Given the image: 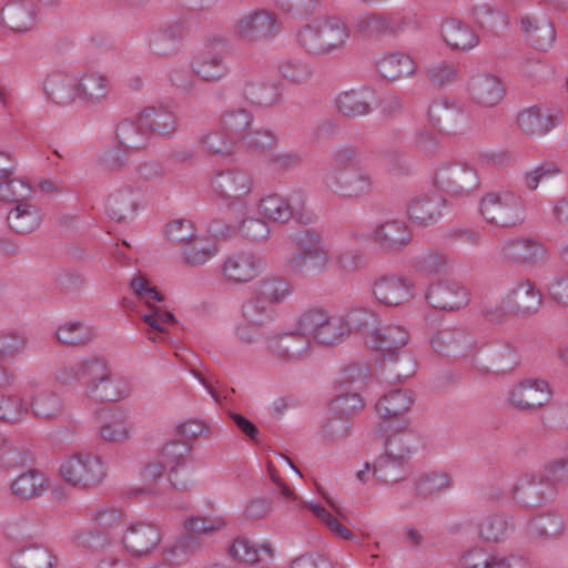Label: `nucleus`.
I'll list each match as a JSON object with an SVG mask.
<instances>
[{"mask_svg": "<svg viewBox=\"0 0 568 568\" xmlns=\"http://www.w3.org/2000/svg\"><path fill=\"white\" fill-rule=\"evenodd\" d=\"M379 430L385 432L384 453L375 460L374 475L384 484H393L404 478V466L413 457L417 437L403 419L400 427L383 422Z\"/></svg>", "mask_w": 568, "mask_h": 568, "instance_id": "obj_1", "label": "nucleus"}, {"mask_svg": "<svg viewBox=\"0 0 568 568\" xmlns=\"http://www.w3.org/2000/svg\"><path fill=\"white\" fill-rule=\"evenodd\" d=\"M296 37L298 44L310 54L328 57L345 49L351 30L337 17H322L303 26Z\"/></svg>", "mask_w": 568, "mask_h": 568, "instance_id": "obj_2", "label": "nucleus"}, {"mask_svg": "<svg viewBox=\"0 0 568 568\" xmlns=\"http://www.w3.org/2000/svg\"><path fill=\"white\" fill-rule=\"evenodd\" d=\"M348 331L349 324L343 316L314 307L300 316L292 333L303 337H313L323 345H333L339 343Z\"/></svg>", "mask_w": 568, "mask_h": 568, "instance_id": "obj_3", "label": "nucleus"}, {"mask_svg": "<svg viewBox=\"0 0 568 568\" xmlns=\"http://www.w3.org/2000/svg\"><path fill=\"white\" fill-rule=\"evenodd\" d=\"M480 213L490 224L510 227L525 222L527 207L520 194L503 190L489 192L481 197Z\"/></svg>", "mask_w": 568, "mask_h": 568, "instance_id": "obj_4", "label": "nucleus"}, {"mask_svg": "<svg viewBox=\"0 0 568 568\" xmlns=\"http://www.w3.org/2000/svg\"><path fill=\"white\" fill-rule=\"evenodd\" d=\"M106 462L98 454L75 453L62 458L60 476L70 485L93 488L101 485L108 476Z\"/></svg>", "mask_w": 568, "mask_h": 568, "instance_id": "obj_5", "label": "nucleus"}, {"mask_svg": "<svg viewBox=\"0 0 568 568\" xmlns=\"http://www.w3.org/2000/svg\"><path fill=\"white\" fill-rule=\"evenodd\" d=\"M227 55L229 50L226 41L223 39H213L192 58L190 67L203 81L217 83L224 80L230 73Z\"/></svg>", "mask_w": 568, "mask_h": 568, "instance_id": "obj_6", "label": "nucleus"}, {"mask_svg": "<svg viewBox=\"0 0 568 568\" xmlns=\"http://www.w3.org/2000/svg\"><path fill=\"white\" fill-rule=\"evenodd\" d=\"M109 365L103 357H88L69 365H61L54 373V379L61 385L82 382L85 393L91 397L93 386L100 388L103 379L108 378Z\"/></svg>", "mask_w": 568, "mask_h": 568, "instance_id": "obj_7", "label": "nucleus"}, {"mask_svg": "<svg viewBox=\"0 0 568 568\" xmlns=\"http://www.w3.org/2000/svg\"><path fill=\"white\" fill-rule=\"evenodd\" d=\"M322 182L329 192L347 199L366 195L373 187L371 174L362 166L326 170Z\"/></svg>", "mask_w": 568, "mask_h": 568, "instance_id": "obj_8", "label": "nucleus"}, {"mask_svg": "<svg viewBox=\"0 0 568 568\" xmlns=\"http://www.w3.org/2000/svg\"><path fill=\"white\" fill-rule=\"evenodd\" d=\"M301 243V251L288 261L291 271L301 276H314L326 271L331 255L323 241L307 232Z\"/></svg>", "mask_w": 568, "mask_h": 568, "instance_id": "obj_9", "label": "nucleus"}, {"mask_svg": "<svg viewBox=\"0 0 568 568\" xmlns=\"http://www.w3.org/2000/svg\"><path fill=\"white\" fill-rule=\"evenodd\" d=\"M408 341L409 334L406 327L402 325H387L375 331L368 343L373 348L381 351L384 357L397 356L398 359L405 361L407 367L404 371H398L397 375L409 376L414 373L415 362L410 354L403 351Z\"/></svg>", "mask_w": 568, "mask_h": 568, "instance_id": "obj_10", "label": "nucleus"}, {"mask_svg": "<svg viewBox=\"0 0 568 568\" xmlns=\"http://www.w3.org/2000/svg\"><path fill=\"white\" fill-rule=\"evenodd\" d=\"M40 10L33 0H11L0 11V23L6 33L23 36L32 32Z\"/></svg>", "mask_w": 568, "mask_h": 568, "instance_id": "obj_11", "label": "nucleus"}, {"mask_svg": "<svg viewBox=\"0 0 568 568\" xmlns=\"http://www.w3.org/2000/svg\"><path fill=\"white\" fill-rule=\"evenodd\" d=\"M291 294L290 284L281 277H265L253 287V295L245 302L246 312L253 310L272 318L275 305L283 303Z\"/></svg>", "mask_w": 568, "mask_h": 568, "instance_id": "obj_12", "label": "nucleus"}, {"mask_svg": "<svg viewBox=\"0 0 568 568\" xmlns=\"http://www.w3.org/2000/svg\"><path fill=\"white\" fill-rule=\"evenodd\" d=\"M373 295L379 304L397 307L416 296V284L407 276L386 274L375 281Z\"/></svg>", "mask_w": 568, "mask_h": 568, "instance_id": "obj_13", "label": "nucleus"}, {"mask_svg": "<svg viewBox=\"0 0 568 568\" xmlns=\"http://www.w3.org/2000/svg\"><path fill=\"white\" fill-rule=\"evenodd\" d=\"M265 261L252 252H235L226 256L221 273L232 284H246L258 277L265 270Z\"/></svg>", "mask_w": 568, "mask_h": 568, "instance_id": "obj_14", "label": "nucleus"}, {"mask_svg": "<svg viewBox=\"0 0 568 568\" xmlns=\"http://www.w3.org/2000/svg\"><path fill=\"white\" fill-rule=\"evenodd\" d=\"M278 29L275 13L255 9L241 17L234 24L235 34L247 43H255L273 36Z\"/></svg>", "mask_w": 568, "mask_h": 568, "instance_id": "obj_15", "label": "nucleus"}, {"mask_svg": "<svg viewBox=\"0 0 568 568\" xmlns=\"http://www.w3.org/2000/svg\"><path fill=\"white\" fill-rule=\"evenodd\" d=\"M189 446L181 442L165 444L156 457L169 469V479L175 488H185L190 484V470L187 466Z\"/></svg>", "mask_w": 568, "mask_h": 568, "instance_id": "obj_16", "label": "nucleus"}, {"mask_svg": "<svg viewBox=\"0 0 568 568\" xmlns=\"http://www.w3.org/2000/svg\"><path fill=\"white\" fill-rule=\"evenodd\" d=\"M541 304V294L530 281H519L503 296L500 306L514 314L535 313Z\"/></svg>", "mask_w": 568, "mask_h": 568, "instance_id": "obj_17", "label": "nucleus"}, {"mask_svg": "<svg viewBox=\"0 0 568 568\" xmlns=\"http://www.w3.org/2000/svg\"><path fill=\"white\" fill-rule=\"evenodd\" d=\"M436 183L439 187L455 193H469L477 189L476 171L467 164H443L436 172Z\"/></svg>", "mask_w": 568, "mask_h": 568, "instance_id": "obj_18", "label": "nucleus"}, {"mask_svg": "<svg viewBox=\"0 0 568 568\" xmlns=\"http://www.w3.org/2000/svg\"><path fill=\"white\" fill-rule=\"evenodd\" d=\"M138 298L149 307V312L142 315L143 322L150 327L148 331L149 338L152 342H159L161 338L158 333H164L165 326L175 322V316L158 306V303L163 301V296L154 285L138 295Z\"/></svg>", "mask_w": 568, "mask_h": 568, "instance_id": "obj_19", "label": "nucleus"}, {"mask_svg": "<svg viewBox=\"0 0 568 568\" xmlns=\"http://www.w3.org/2000/svg\"><path fill=\"white\" fill-rule=\"evenodd\" d=\"M211 186L223 199L240 200L252 192L253 179L242 169H232L215 174L211 180Z\"/></svg>", "mask_w": 568, "mask_h": 568, "instance_id": "obj_20", "label": "nucleus"}, {"mask_svg": "<svg viewBox=\"0 0 568 568\" xmlns=\"http://www.w3.org/2000/svg\"><path fill=\"white\" fill-rule=\"evenodd\" d=\"M133 424L131 414L124 408H111L101 415L100 436L109 443H124L131 438Z\"/></svg>", "mask_w": 568, "mask_h": 568, "instance_id": "obj_21", "label": "nucleus"}, {"mask_svg": "<svg viewBox=\"0 0 568 568\" xmlns=\"http://www.w3.org/2000/svg\"><path fill=\"white\" fill-rule=\"evenodd\" d=\"M141 191L131 185L114 186L105 201L108 214L116 221L131 219L139 209Z\"/></svg>", "mask_w": 568, "mask_h": 568, "instance_id": "obj_22", "label": "nucleus"}, {"mask_svg": "<svg viewBox=\"0 0 568 568\" xmlns=\"http://www.w3.org/2000/svg\"><path fill=\"white\" fill-rule=\"evenodd\" d=\"M551 392L545 381L527 379L516 385L511 392L510 403L520 409H531L549 402Z\"/></svg>", "mask_w": 568, "mask_h": 568, "instance_id": "obj_23", "label": "nucleus"}, {"mask_svg": "<svg viewBox=\"0 0 568 568\" xmlns=\"http://www.w3.org/2000/svg\"><path fill=\"white\" fill-rule=\"evenodd\" d=\"M429 304L440 310H458L468 303V292L456 283H436L429 286L426 294Z\"/></svg>", "mask_w": 568, "mask_h": 568, "instance_id": "obj_24", "label": "nucleus"}, {"mask_svg": "<svg viewBox=\"0 0 568 568\" xmlns=\"http://www.w3.org/2000/svg\"><path fill=\"white\" fill-rule=\"evenodd\" d=\"M446 202L442 196L424 194L410 201L407 213L414 223L428 226L440 220Z\"/></svg>", "mask_w": 568, "mask_h": 568, "instance_id": "obj_25", "label": "nucleus"}, {"mask_svg": "<svg viewBox=\"0 0 568 568\" xmlns=\"http://www.w3.org/2000/svg\"><path fill=\"white\" fill-rule=\"evenodd\" d=\"M9 227L18 234L37 231L43 221V211L36 203L26 201L16 204L7 216Z\"/></svg>", "mask_w": 568, "mask_h": 568, "instance_id": "obj_26", "label": "nucleus"}, {"mask_svg": "<svg viewBox=\"0 0 568 568\" xmlns=\"http://www.w3.org/2000/svg\"><path fill=\"white\" fill-rule=\"evenodd\" d=\"M162 539L160 529L146 523L131 525L123 537V542L129 551L134 555H145Z\"/></svg>", "mask_w": 568, "mask_h": 568, "instance_id": "obj_27", "label": "nucleus"}, {"mask_svg": "<svg viewBox=\"0 0 568 568\" xmlns=\"http://www.w3.org/2000/svg\"><path fill=\"white\" fill-rule=\"evenodd\" d=\"M520 27L525 39L535 48L546 51L552 47L556 32L546 17L526 16L521 18Z\"/></svg>", "mask_w": 568, "mask_h": 568, "instance_id": "obj_28", "label": "nucleus"}, {"mask_svg": "<svg viewBox=\"0 0 568 568\" xmlns=\"http://www.w3.org/2000/svg\"><path fill=\"white\" fill-rule=\"evenodd\" d=\"M526 531L534 540L551 541L564 535L565 523L558 514L545 511L529 519Z\"/></svg>", "mask_w": 568, "mask_h": 568, "instance_id": "obj_29", "label": "nucleus"}, {"mask_svg": "<svg viewBox=\"0 0 568 568\" xmlns=\"http://www.w3.org/2000/svg\"><path fill=\"white\" fill-rule=\"evenodd\" d=\"M79 100L89 106L102 104L109 95V81L100 72L91 71L78 75Z\"/></svg>", "mask_w": 568, "mask_h": 568, "instance_id": "obj_30", "label": "nucleus"}, {"mask_svg": "<svg viewBox=\"0 0 568 568\" xmlns=\"http://www.w3.org/2000/svg\"><path fill=\"white\" fill-rule=\"evenodd\" d=\"M468 91L477 104L494 106L501 101L505 90L500 79L496 75L480 74L473 78Z\"/></svg>", "mask_w": 568, "mask_h": 568, "instance_id": "obj_31", "label": "nucleus"}, {"mask_svg": "<svg viewBox=\"0 0 568 568\" xmlns=\"http://www.w3.org/2000/svg\"><path fill=\"white\" fill-rule=\"evenodd\" d=\"M415 398L408 389H396L384 395L376 403V412L384 422H390L395 418H404L413 406Z\"/></svg>", "mask_w": 568, "mask_h": 568, "instance_id": "obj_32", "label": "nucleus"}, {"mask_svg": "<svg viewBox=\"0 0 568 568\" xmlns=\"http://www.w3.org/2000/svg\"><path fill=\"white\" fill-rule=\"evenodd\" d=\"M372 239L385 251H396L410 240L409 230L404 221L390 220L379 224Z\"/></svg>", "mask_w": 568, "mask_h": 568, "instance_id": "obj_33", "label": "nucleus"}, {"mask_svg": "<svg viewBox=\"0 0 568 568\" xmlns=\"http://www.w3.org/2000/svg\"><path fill=\"white\" fill-rule=\"evenodd\" d=\"M442 37L452 50L469 51L479 43V37L474 29L455 19L443 24Z\"/></svg>", "mask_w": 568, "mask_h": 568, "instance_id": "obj_34", "label": "nucleus"}, {"mask_svg": "<svg viewBox=\"0 0 568 568\" xmlns=\"http://www.w3.org/2000/svg\"><path fill=\"white\" fill-rule=\"evenodd\" d=\"M243 95L255 105L268 108L280 102L282 92L277 82L254 78L244 83Z\"/></svg>", "mask_w": 568, "mask_h": 568, "instance_id": "obj_35", "label": "nucleus"}, {"mask_svg": "<svg viewBox=\"0 0 568 568\" xmlns=\"http://www.w3.org/2000/svg\"><path fill=\"white\" fill-rule=\"evenodd\" d=\"M49 98L60 105H70L79 99L78 75L59 73L50 77L45 82Z\"/></svg>", "mask_w": 568, "mask_h": 568, "instance_id": "obj_36", "label": "nucleus"}, {"mask_svg": "<svg viewBox=\"0 0 568 568\" xmlns=\"http://www.w3.org/2000/svg\"><path fill=\"white\" fill-rule=\"evenodd\" d=\"M498 254L503 258L518 262H529L539 258L544 254L542 246L531 239H509L497 246Z\"/></svg>", "mask_w": 568, "mask_h": 568, "instance_id": "obj_37", "label": "nucleus"}, {"mask_svg": "<svg viewBox=\"0 0 568 568\" xmlns=\"http://www.w3.org/2000/svg\"><path fill=\"white\" fill-rule=\"evenodd\" d=\"M373 98V92L367 89H353L337 95L336 106L344 115L362 116L369 113Z\"/></svg>", "mask_w": 568, "mask_h": 568, "instance_id": "obj_38", "label": "nucleus"}, {"mask_svg": "<svg viewBox=\"0 0 568 568\" xmlns=\"http://www.w3.org/2000/svg\"><path fill=\"white\" fill-rule=\"evenodd\" d=\"M49 488L44 473L28 470L19 475L11 484L12 493L23 499H34L42 496Z\"/></svg>", "mask_w": 568, "mask_h": 568, "instance_id": "obj_39", "label": "nucleus"}, {"mask_svg": "<svg viewBox=\"0 0 568 568\" xmlns=\"http://www.w3.org/2000/svg\"><path fill=\"white\" fill-rule=\"evenodd\" d=\"M377 69L382 77L395 81L415 73L416 64L404 53H385L377 60Z\"/></svg>", "mask_w": 568, "mask_h": 568, "instance_id": "obj_40", "label": "nucleus"}, {"mask_svg": "<svg viewBox=\"0 0 568 568\" xmlns=\"http://www.w3.org/2000/svg\"><path fill=\"white\" fill-rule=\"evenodd\" d=\"M272 318L253 310L252 314L246 312V304L241 307V320L234 326V334L246 344L255 343L262 335L263 327Z\"/></svg>", "mask_w": 568, "mask_h": 568, "instance_id": "obj_41", "label": "nucleus"}, {"mask_svg": "<svg viewBox=\"0 0 568 568\" xmlns=\"http://www.w3.org/2000/svg\"><path fill=\"white\" fill-rule=\"evenodd\" d=\"M231 555L248 564H255L273 557L272 545L267 541L256 542L247 537H237L230 549Z\"/></svg>", "mask_w": 568, "mask_h": 568, "instance_id": "obj_42", "label": "nucleus"}, {"mask_svg": "<svg viewBox=\"0 0 568 568\" xmlns=\"http://www.w3.org/2000/svg\"><path fill=\"white\" fill-rule=\"evenodd\" d=\"M182 28L178 23H170L153 29L149 33V48L156 55H169L176 51Z\"/></svg>", "mask_w": 568, "mask_h": 568, "instance_id": "obj_43", "label": "nucleus"}, {"mask_svg": "<svg viewBox=\"0 0 568 568\" xmlns=\"http://www.w3.org/2000/svg\"><path fill=\"white\" fill-rule=\"evenodd\" d=\"M139 121L141 126H145V129L150 132H154L161 135L172 134L176 130V118L175 115L164 109L150 106L144 109L139 115Z\"/></svg>", "mask_w": 568, "mask_h": 568, "instance_id": "obj_44", "label": "nucleus"}, {"mask_svg": "<svg viewBox=\"0 0 568 568\" xmlns=\"http://www.w3.org/2000/svg\"><path fill=\"white\" fill-rule=\"evenodd\" d=\"M217 251L214 240L194 234L192 240L184 243L182 248L183 261L190 266L197 267L215 256Z\"/></svg>", "mask_w": 568, "mask_h": 568, "instance_id": "obj_45", "label": "nucleus"}, {"mask_svg": "<svg viewBox=\"0 0 568 568\" xmlns=\"http://www.w3.org/2000/svg\"><path fill=\"white\" fill-rule=\"evenodd\" d=\"M38 418L55 419L64 410L63 400L52 390H42L33 395L28 404V409Z\"/></svg>", "mask_w": 568, "mask_h": 568, "instance_id": "obj_46", "label": "nucleus"}, {"mask_svg": "<svg viewBox=\"0 0 568 568\" xmlns=\"http://www.w3.org/2000/svg\"><path fill=\"white\" fill-rule=\"evenodd\" d=\"M14 568H51L52 557L50 551L39 545L16 550L11 556Z\"/></svg>", "mask_w": 568, "mask_h": 568, "instance_id": "obj_47", "label": "nucleus"}, {"mask_svg": "<svg viewBox=\"0 0 568 568\" xmlns=\"http://www.w3.org/2000/svg\"><path fill=\"white\" fill-rule=\"evenodd\" d=\"M260 213L273 222L286 223L296 216L290 201L278 194H270L261 199Z\"/></svg>", "mask_w": 568, "mask_h": 568, "instance_id": "obj_48", "label": "nucleus"}, {"mask_svg": "<svg viewBox=\"0 0 568 568\" xmlns=\"http://www.w3.org/2000/svg\"><path fill=\"white\" fill-rule=\"evenodd\" d=\"M34 192L31 182L22 176H16L11 173L8 179L0 180V200L6 202H20L28 201Z\"/></svg>", "mask_w": 568, "mask_h": 568, "instance_id": "obj_49", "label": "nucleus"}, {"mask_svg": "<svg viewBox=\"0 0 568 568\" xmlns=\"http://www.w3.org/2000/svg\"><path fill=\"white\" fill-rule=\"evenodd\" d=\"M514 498L524 506H535L546 499V491L542 483L537 481L532 476L519 478L513 488Z\"/></svg>", "mask_w": 568, "mask_h": 568, "instance_id": "obj_50", "label": "nucleus"}, {"mask_svg": "<svg viewBox=\"0 0 568 568\" xmlns=\"http://www.w3.org/2000/svg\"><path fill=\"white\" fill-rule=\"evenodd\" d=\"M517 122L519 128L530 136H540L554 126L551 119L537 108H529L520 112Z\"/></svg>", "mask_w": 568, "mask_h": 568, "instance_id": "obj_51", "label": "nucleus"}, {"mask_svg": "<svg viewBox=\"0 0 568 568\" xmlns=\"http://www.w3.org/2000/svg\"><path fill=\"white\" fill-rule=\"evenodd\" d=\"M202 148L219 155H229L234 152L236 140L222 126L204 132L200 138Z\"/></svg>", "mask_w": 568, "mask_h": 568, "instance_id": "obj_52", "label": "nucleus"}, {"mask_svg": "<svg viewBox=\"0 0 568 568\" xmlns=\"http://www.w3.org/2000/svg\"><path fill=\"white\" fill-rule=\"evenodd\" d=\"M429 344L436 353L450 355L465 346V334L458 328H443L430 336Z\"/></svg>", "mask_w": 568, "mask_h": 568, "instance_id": "obj_53", "label": "nucleus"}, {"mask_svg": "<svg viewBox=\"0 0 568 568\" xmlns=\"http://www.w3.org/2000/svg\"><path fill=\"white\" fill-rule=\"evenodd\" d=\"M130 392V384L126 379L113 376L111 371H108V378L103 379L100 388L97 390V386H93L91 390V398L97 400L115 402Z\"/></svg>", "mask_w": 568, "mask_h": 568, "instance_id": "obj_54", "label": "nucleus"}, {"mask_svg": "<svg viewBox=\"0 0 568 568\" xmlns=\"http://www.w3.org/2000/svg\"><path fill=\"white\" fill-rule=\"evenodd\" d=\"M252 123L251 113L243 109H229L221 115V126L234 139L241 140Z\"/></svg>", "mask_w": 568, "mask_h": 568, "instance_id": "obj_55", "label": "nucleus"}, {"mask_svg": "<svg viewBox=\"0 0 568 568\" xmlns=\"http://www.w3.org/2000/svg\"><path fill=\"white\" fill-rule=\"evenodd\" d=\"M184 529L195 536L211 535L222 530L226 526L225 519L220 515L200 516L193 515L184 520Z\"/></svg>", "mask_w": 568, "mask_h": 568, "instance_id": "obj_56", "label": "nucleus"}, {"mask_svg": "<svg viewBox=\"0 0 568 568\" xmlns=\"http://www.w3.org/2000/svg\"><path fill=\"white\" fill-rule=\"evenodd\" d=\"M301 506L310 511L322 523L327 529L337 538L349 540L353 538L352 531L338 521L325 507L322 505L303 501Z\"/></svg>", "mask_w": 568, "mask_h": 568, "instance_id": "obj_57", "label": "nucleus"}, {"mask_svg": "<svg viewBox=\"0 0 568 568\" xmlns=\"http://www.w3.org/2000/svg\"><path fill=\"white\" fill-rule=\"evenodd\" d=\"M414 267L427 276H443L449 270V260L444 253L429 251L417 257Z\"/></svg>", "mask_w": 568, "mask_h": 568, "instance_id": "obj_58", "label": "nucleus"}, {"mask_svg": "<svg viewBox=\"0 0 568 568\" xmlns=\"http://www.w3.org/2000/svg\"><path fill=\"white\" fill-rule=\"evenodd\" d=\"M57 337L69 345L85 344L94 337V332L83 322H68L58 327Z\"/></svg>", "mask_w": 568, "mask_h": 568, "instance_id": "obj_59", "label": "nucleus"}, {"mask_svg": "<svg viewBox=\"0 0 568 568\" xmlns=\"http://www.w3.org/2000/svg\"><path fill=\"white\" fill-rule=\"evenodd\" d=\"M510 523L501 515L493 514L483 519L479 525V534L487 541H498L507 536Z\"/></svg>", "mask_w": 568, "mask_h": 568, "instance_id": "obj_60", "label": "nucleus"}, {"mask_svg": "<svg viewBox=\"0 0 568 568\" xmlns=\"http://www.w3.org/2000/svg\"><path fill=\"white\" fill-rule=\"evenodd\" d=\"M449 487V477L443 471H432L422 475L416 481L418 495L429 497Z\"/></svg>", "mask_w": 568, "mask_h": 568, "instance_id": "obj_61", "label": "nucleus"}, {"mask_svg": "<svg viewBox=\"0 0 568 568\" xmlns=\"http://www.w3.org/2000/svg\"><path fill=\"white\" fill-rule=\"evenodd\" d=\"M28 338L23 334L0 335V361L10 362L28 349Z\"/></svg>", "mask_w": 568, "mask_h": 568, "instance_id": "obj_62", "label": "nucleus"}, {"mask_svg": "<svg viewBox=\"0 0 568 568\" xmlns=\"http://www.w3.org/2000/svg\"><path fill=\"white\" fill-rule=\"evenodd\" d=\"M28 412V404L20 396L0 395V419L18 422Z\"/></svg>", "mask_w": 568, "mask_h": 568, "instance_id": "obj_63", "label": "nucleus"}, {"mask_svg": "<svg viewBox=\"0 0 568 568\" xmlns=\"http://www.w3.org/2000/svg\"><path fill=\"white\" fill-rule=\"evenodd\" d=\"M94 520L100 527L111 531H122L125 525L124 513L112 506L97 510Z\"/></svg>", "mask_w": 568, "mask_h": 568, "instance_id": "obj_64", "label": "nucleus"}]
</instances>
